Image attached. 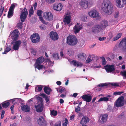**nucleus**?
Masks as SVG:
<instances>
[{
	"label": "nucleus",
	"instance_id": "obj_30",
	"mask_svg": "<svg viewBox=\"0 0 126 126\" xmlns=\"http://www.w3.org/2000/svg\"><path fill=\"white\" fill-rule=\"evenodd\" d=\"M99 26L102 29H103V28L106 27L108 25V22L106 21H103L101 22Z\"/></svg>",
	"mask_w": 126,
	"mask_h": 126
},
{
	"label": "nucleus",
	"instance_id": "obj_61",
	"mask_svg": "<svg viewBox=\"0 0 126 126\" xmlns=\"http://www.w3.org/2000/svg\"><path fill=\"white\" fill-rule=\"evenodd\" d=\"M75 117L74 115H73L70 117V120H73Z\"/></svg>",
	"mask_w": 126,
	"mask_h": 126
},
{
	"label": "nucleus",
	"instance_id": "obj_32",
	"mask_svg": "<svg viewBox=\"0 0 126 126\" xmlns=\"http://www.w3.org/2000/svg\"><path fill=\"white\" fill-rule=\"evenodd\" d=\"M44 90L45 93L48 95L49 94L50 92L52 91V90L50 88L47 86H45Z\"/></svg>",
	"mask_w": 126,
	"mask_h": 126
},
{
	"label": "nucleus",
	"instance_id": "obj_17",
	"mask_svg": "<svg viewBox=\"0 0 126 126\" xmlns=\"http://www.w3.org/2000/svg\"><path fill=\"white\" fill-rule=\"evenodd\" d=\"M108 117V115L106 114L101 115L99 118V121L101 123L103 124L107 120Z\"/></svg>",
	"mask_w": 126,
	"mask_h": 126
},
{
	"label": "nucleus",
	"instance_id": "obj_25",
	"mask_svg": "<svg viewBox=\"0 0 126 126\" xmlns=\"http://www.w3.org/2000/svg\"><path fill=\"white\" fill-rule=\"evenodd\" d=\"M71 63L75 66L81 67L83 65V64L81 62L76 60H73L71 61Z\"/></svg>",
	"mask_w": 126,
	"mask_h": 126
},
{
	"label": "nucleus",
	"instance_id": "obj_45",
	"mask_svg": "<svg viewBox=\"0 0 126 126\" xmlns=\"http://www.w3.org/2000/svg\"><path fill=\"white\" fill-rule=\"evenodd\" d=\"M65 122L63 124V126H67L68 124V120L66 118H65L64 119Z\"/></svg>",
	"mask_w": 126,
	"mask_h": 126
},
{
	"label": "nucleus",
	"instance_id": "obj_5",
	"mask_svg": "<svg viewBox=\"0 0 126 126\" xmlns=\"http://www.w3.org/2000/svg\"><path fill=\"white\" fill-rule=\"evenodd\" d=\"M30 38L32 43H36L39 41L40 37L38 34L34 33L31 36Z\"/></svg>",
	"mask_w": 126,
	"mask_h": 126
},
{
	"label": "nucleus",
	"instance_id": "obj_8",
	"mask_svg": "<svg viewBox=\"0 0 126 126\" xmlns=\"http://www.w3.org/2000/svg\"><path fill=\"white\" fill-rule=\"evenodd\" d=\"M65 17L63 19V22L65 24H67L70 23L71 18V14L69 12L66 13L64 15Z\"/></svg>",
	"mask_w": 126,
	"mask_h": 126
},
{
	"label": "nucleus",
	"instance_id": "obj_38",
	"mask_svg": "<svg viewBox=\"0 0 126 126\" xmlns=\"http://www.w3.org/2000/svg\"><path fill=\"white\" fill-rule=\"evenodd\" d=\"M52 56L55 60H58L59 59L58 54V53H53L52 54Z\"/></svg>",
	"mask_w": 126,
	"mask_h": 126
},
{
	"label": "nucleus",
	"instance_id": "obj_11",
	"mask_svg": "<svg viewBox=\"0 0 126 126\" xmlns=\"http://www.w3.org/2000/svg\"><path fill=\"white\" fill-rule=\"evenodd\" d=\"M119 45L121 46V49L124 52H126V37L124 38L120 42Z\"/></svg>",
	"mask_w": 126,
	"mask_h": 126
},
{
	"label": "nucleus",
	"instance_id": "obj_42",
	"mask_svg": "<svg viewBox=\"0 0 126 126\" xmlns=\"http://www.w3.org/2000/svg\"><path fill=\"white\" fill-rule=\"evenodd\" d=\"M9 104V102H4L2 104V106L4 108H6L8 106Z\"/></svg>",
	"mask_w": 126,
	"mask_h": 126
},
{
	"label": "nucleus",
	"instance_id": "obj_34",
	"mask_svg": "<svg viewBox=\"0 0 126 126\" xmlns=\"http://www.w3.org/2000/svg\"><path fill=\"white\" fill-rule=\"evenodd\" d=\"M39 64V63H35L34 64V66L35 68H36L40 70L42 69L44 67V66Z\"/></svg>",
	"mask_w": 126,
	"mask_h": 126
},
{
	"label": "nucleus",
	"instance_id": "obj_62",
	"mask_svg": "<svg viewBox=\"0 0 126 126\" xmlns=\"http://www.w3.org/2000/svg\"><path fill=\"white\" fill-rule=\"evenodd\" d=\"M56 83L58 85H59L61 84V82L60 81H57Z\"/></svg>",
	"mask_w": 126,
	"mask_h": 126
},
{
	"label": "nucleus",
	"instance_id": "obj_18",
	"mask_svg": "<svg viewBox=\"0 0 126 126\" xmlns=\"http://www.w3.org/2000/svg\"><path fill=\"white\" fill-rule=\"evenodd\" d=\"M114 65H107L105 67V69L108 73H110L114 71L115 69L114 68Z\"/></svg>",
	"mask_w": 126,
	"mask_h": 126
},
{
	"label": "nucleus",
	"instance_id": "obj_19",
	"mask_svg": "<svg viewBox=\"0 0 126 126\" xmlns=\"http://www.w3.org/2000/svg\"><path fill=\"white\" fill-rule=\"evenodd\" d=\"M49 35L51 39L54 40H57L59 38L58 35L56 32H50Z\"/></svg>",
	"mask_w": 126,
	"mask_h": 126
},
{
	"label": "nucleus",
	"instance_id": "obj_26",
	"mask_svg": "<svg viewBox=\"0 0 126 126\" xmlns=\"http://www.w3.org/2000/svg\"><path fill=\"white\" fill-rule=\"evenodd\" d=\"M89 121V119L87 117H83L80 122L81 125L86 124L88 123Z\"/></svg>",
	"mask_w": 126,
	"mask_h": 126
},
{
	"label": "nucleus",
	"instance_id": "obj_63",
	"mask_svg": "<svg viewBox=\"0 0 126 126\" xmlns=\"http://www.w3.org/2000/svg\"><path fill=\"white\" fill-rule=\"evenodd\" d=\"M40 29L42 30L44 29L45 28V27L43 25H41L39 27Z\"/></svg>",
	"mask_w": 126,
	"mask_h": 126
},
{
	"label": "nucleus",
	"instance_id": "obj_43",
	"mask_svg": "<svg viewBox=\"0 0 126 126\" xmlns=\"http://www.w3.org/2000/svg\"><path fill=\"white\" fill-rule=\"evenodd\" d=\"M101 58L102 60V64L103 65H105L106 63V61L105 58L104 57H102Z\"/></svg>",
	"mask_w": 126,
	"mask_h": 126
},
{
	"label": "nucleus",
	"instance_id": "obj_58",
	"mask_svg": "<svg viewBox=\"0 0 126 126\" xmlns=\"http://www.w3.org/2000/svg\"><path fill=\"white\" fill-rule=\"evenodd\" d=\"M122 75L126 77V71H125L122 72Z\"/></svg>",
	"mask_w": 126,
	"mask_h": 126
},
{
	"label": "nucleus",
	"instance_id": "obj_51",
	"mask_svg": "<svg viewBox=\"0 0 126 126\" xmlns=\"http://www.w3.org/2000/svg\"><path fill=\"white\" fill-rule=\"evenodd\" d=\"M22 23H19L17 24V27L18 29H21L22 28Z\"/></svg>",
	"mask_w": 126,
	"mask_h": 126
},
{
	"label": "nucleus",
	"instance_id": "obj_52",
	"mask_svg": "<svg viewBox=\"0 0 126 126\" xmlns=\"http://www.w3.org/2000/svg\"><path fill=\"white\" fill-rule=\"evenodd\" d=\"M107 84L106 83H102L99 84L98 86L99 87H103L107 85Z\"/></svg>",
	"mask_w": 126,
	"mask_h": 126
},
{
	"label": "nucleus",
	"instance_id": "obj_33",
	"mask_svg": "<svg viewBox=\"0 0 126 126\" xmlns=\"http://www.w3.org/2000/svg\"><path fill=\"white\" fill-rule=\"evenodd\" d=\"M44 58L43 57H41L37 58L36 60V62L35 63H41L44 61Z\"/></svg>",
	"mask_w": 126,
	"mask_h": 126
},
{
	"label": "nucleus",
	"instance_id": "obj_1",
	"mask_svg": "<svg viewBox=\"0 0 126 126\" xmlns=\"http://www.w3.org/2000/svg\"><path fill=\"white\" fill-rule=\"evenodd\" d=\"M104 3V12L107 15H110L113 12V7L111 2L109 0H105Z\"/></svg>",
	"mask_w": 126,
	"mask_h": 126
},
{
	"label": "nucleus",
	"instance_id": "obj_54",
	"mask_svg": "<svg viewBox=\"0 0 126 126\" xmlns=\"http://www.w3.org/2000/svg\"><path fill=\"white\" fill-rule=\"evenodd\" d=\"M54 126H61L60 122H57L55 124Z\"/></svg>",
	"mask_w": 126,
	"mask_h": 126
},
{
	"label": "nucleus",
	"instance_id": "obj_36",
	"mask_svg": "<svg viewBox=\"0 0 126 126\" xmlns=\"http://www.w3.org/2000/svg\"><path fill=\"white\" fill-rule=\"evenodd\" d=\"M42 89V86L38 85L35 87V90L36 92L41 91Z\"/></svg>",
	"mask_w": 126,
	"mask_h": 126
},
{
	"label": "nucleus",
	"instance_id": "obj_10",
	"mask_svg": "<svg viewBox=\"0 0 126 126\" xmlns=\"http://www.w3.org/2000/svg\"><path fill=\"white\" fill-rule=\"evenodd\" d=\"M21 43V41L20 40L14 41L13 43V49L15 50H18L20 46Z\"/></svg>",
	"mask_w": 126,
	"mask_h": 126
},
{
	"label": "nucleus",
	"instance_id": "obj_22",
	"mask_svg": "<svg viewBox=\"0 0 126 126\" xmlns=\"http://www.w3.org/2000/svg\"><path fill=\"white\" fill-rule=\"evenodd\" d=\"M101 29L99 25H96L93 28L92 32L94 33H98L101 31Z\"/></svg>",
	"mask_w": 126,
	"mask_h": 126
},
{
	"label": "nucleus",
	"instance_id": "obj_47",
	"mask_svg": "<svg viewBox=\"0 0 126 126\" xmlns=\"http://www.w3.org/2000/svg\"><path fill=\"white\" fill-rule=\"evenodd\" d=\"M80 110V107L78 105V107L75 108V110L76 112H78Z\"/></svg>",
	"mask_w": 126,
	"mask_h": 126
},
{
	"label": "nucleus",
	"instance_id": "obj_23",
	"mask_svg": "<svg viewBox=\"0 0 126 126\" xmlns=\"http://www.w3.org/2000/svg\"><path fill=\"white\" fill-rule=\"evenodd\" d=\"M43 13V12L42 10H38L37 11V13L38 16H39V19L40 21L43 23H45L46 21L43 18L42 16V14Z\"/></svg>",
	"mask_w": 126,
	"mask_h": 126
},
{
	"label": "nucleus",
	"instance_id": "obj_27",
	"mask_svg": "<svg viewBox=\"0 0 126 126\" xmlns=\"http://www.w3.org/2000/svg\"><path fill=\"white\" fill-rule=\"evenodd\" d=\"M37 121L39 125L40 126L43 125L45 122V121L42 116H40L37 119Z\"/></svg>",
	"mask_w": 126,
	"mask_h": 126
},
{
	"label": "nucleus",
	"instance_id": "obj_56",
	"mask_svg": "<svg viewBox=\"0 0 126 126\" xmlns=\"http://www.w3.org/2000/svg\"><path fill=\"white\" fill-rule=\"evenodd\" d=\"M106 39V37H99V40L100 41H103L104 40H105Z\"/></svg>",
	"mask_w": 126,
	"mask_h": 126
},
{
	"label": "nucleus",
	"instance_id": "obj_64",
	"mask_svg": "<svg viewBox=\"0 0 126 126\" xmlns=\"http://www.w3.org/2000/svg\"><path fill=\"white\" fill-rule=\"evenodd\" d=\"M16 116H13L11 117V118L12 119H15L16 118Z\"/></svg>",
	"mask_w": 126,
	"mask_h": 126
},
{
	"label": "nucleus",
	"instance_id": "obj_12",
	"mask_svg": "<svg viewBox=\"0 0 126 126\" xmlns=\"http://www.w3.org/2000/svg\"><path fill=\"white\" fill-rule=\"evenodd\" d=\"M124 98L123 96L119 98L116 103V106L117 107L123 106L124 104Z\"/></svg>",
	"mask_w": 126,
	"mask_h": 126
},
{
	"label": "nucleus",
	"instance_id": "obj_44",
	"mask_svg": "<svg viewBox=\"0 0 126 126\" xmlns=\"http://www.w3.org/2000/svg\"><path fill=\"white\" fill-rule=\"evenodd\" d=\"M18 101V100L17 99H14L11 100V101L13 104H15L17 103Z\"/></svg>",
	"mask_w": 126,
	"mask_h": 126
},
{
	"label": "nucleus",
	"instance_id": "obj_15",
	"mask_svg": "<svg viewBox=\"0 0 126 126\" xmlns=\"http://www.w3.org/2000/svg\"><path fill=\"white\" fill-rule=\"evenodd\" d=\"M63 7V5L61 3L58 4H54L53 6V7L54 10L58 11H61Z\"/></svg>",
	"mask_w": 126,
	"mask_h": 126
},
{
	"label": "nucleus",
	"instance_id": "obj_35",
	"mask_svg": "<svg viewBox=\"0 0 126 126\" xmlns=\"http://www.w3.org/2000/svg\"><path fill=\"white\" fill-rule=\"evenodd\" d=\"M122 35V33H118L116 35V36L114 37L113 39V41H116L119 39Z\"/></svg>",
	"mask_w": 126,
	"mask_h": 126
},
{
	"label": "nucleus",
	"instance_id": "obj_29",
	"mask_svg": "<svg viewBox=\"0 0 126 126\" xmlns=\"http://www.w3.org/2000/svg\"><path fill=\"white\" fill-rule=\"evenodd\" d=\"M22 110L25 112H29L30 110V108L29 106L27 105H24L21 107Z\"/></svg>",
	"mask_w": 126,
	"mask_h": 126
},
{
	"label": "nucleus",
	"instance_id": "obj_14",
	"mask_svg": "<svg viewBox=\"0 0 126 126\" xmlns=\"http://www.w3.org/2000/svg\"><path fill=\"white\" fill-rule=\"evenodd\" d=\"M82 26L81 24L78 23L74 28V32L75 33H78L80 30L82 29Z\"/></svg>",
	"mask_w": 126,
	"mask_h": 126
},
{
	"label": "nucleus",
	"instance_id": "obj_50",
	"mask_svg": "<svg viewBox=\"0 0 126 126\" xmlns=\"http://www.w3.org/2000/svg\"><path fill=\"white\" fill-rule=\"evenodd\" d=\"M123 93V92H115L113 93V94L114 95H120L122 94Z\"/></svg>",
	"mask_w": 126,
	"mask_h": 126
},
{
	"label": "nucleus",
	"instance_id": "obj_21",
	"mask_svg": "<svg viewBox=\"0 0 126 126\" xmlns=\"http://www.w3.org/2000/svg\"><path fill=\"white\" fill-rule=\"evenodd\" d=\"M19 33L17 29L14 31L13 32L10 34V35L13 38L14 40L16 39L18 36Z\"/></svg>",
	"mask_w": 126,
	"mask_h": 126
},
{
	"label": "nucleus",
	"instance_id": "obj_49",
	"mask_svg": "<svg viewBox=\"0 0 126 126\" xmlns=\"http://www.w3.org/2000/svg\"><path fill=\"white\" fill-rule=\"evenodd\" d=\"M81 20L85 22L87 20V17L86 16H82L81 17Z\"/></svg>",
	"mask_w": 126,
	"mask_h": 126
},
{
	"label": "nucleus",
	"instance_id": "obj_20",
	"mask_svg": "<svg viewBox=\"0 0 126 126\" xmlns=\"http://www.w3.org/2000/svg\"><path fill=\"white\" fill-rule=\"evenodd\" d=\"M15 4H12L10 7L8 15V18L11 17L13 15V12L15 7Z\"/></svg>",
	"mask_w": 126,
	"mask_h": 126
},
{
	"label": "nucleus",
	"instance_id": "obj_59",
	"mask_svg": "<svg viewBox=\"0 0 126 126\" xmlns=\"http://www.w3.org/2000/svg\"><path fill=\"white\" fill-rule=\"evenodd\" d=\"M124 113H122L119 116V118H121L122 117H124Z\"/></svg>",
	"mask_w": 126,
	"mask_h": 126
},
{
	"label": "nucleus",
	"instance_id": "obj_6",
	"mask_svg": "<svg viewBox=\"0 0 126 126\" xmlns=\"http://www.w3.org/2000/svg\"><path fill=\"white\" fill-rule=\"evenodd\" d=\"M99 13L95 10L92 9L89 11L88 15L91 18H95L99 16Z\"/></svg>",
	"mask_w": 126,
	"mask_h": 126
},
{
	"label": "nucleus",
	"instance_id": "obj_13",
	"mask_svg": "<svg viewBox=\"0 0 126 126\" xmlns=\"http://www.w3.org/2000/svg\"><path fill=\"white\" fill-rule=\"evenodd\" d=\"M116 6L120 8L123 7L126 3V0H116Z\"/></svg>",
	"mask_w": 126,
	"mask_h": 126
},
{
	"label": "nucleus",
	"instance_id": "obj_31",
	"mask_svg": "<svg viewBox=\"0 0 126 126\" xmlns=\"http://www.w3.org/2000/svg\"><path fill=\"white\" fill-rule=\"evenodd\" d=\"M66 53L68 55L70 56L73 55L74 54V51L71 48L68 49L66 51Z\"/></svg>",
	"mask_w": 126,
	"mask_h": 126
},
{
	"label": "nucleus",
	"instance_id": "obj_7",
	"mask_svg": "<svg viewBox=\"0 0 126 126\" xmlns=\"http://www.w3.org/2000/svg\"><path fill=\"white\" fill-rule=\"evenodd\" d=\"M28 15V12L26 8H24L21 13L20 18L21 21L23 22L26 18Z\"/></svg>",
	"mask_w": 126,
	"mask_h": 126
},
{
	"label": "nucleus",
	"instance_id": "obj_16",
	"mask_svg": "<svg viewBox=\"0 0 126 126\" xmlns=\"http://www.w3.org/2000/svg\"><path fill=\"white\" fill-rule=\"evenodd\" d=\"M77 57L78 60L82 61L85 60L86 57V56L85 53L80 52L78 54Z\"/></svg>",
	"mask_w": 126,
	"mask_h": 126
},
{
	"label": "nucleus",
	"instance_id": "obj_46",
	"mask_svg": "<svg viewBox=\"0 0 126 126\" xmlns=\"http://www.w3.org/2000/svg\"><path fill=\"white\" fill-rule=\"evenodd\" d=\"M33 13V10L32 8H31L30 10L29 11V16H31L32 15Z\"/></svg>",
	"mask_w": 126,
	"mask_h": 126
},
{
	"label": "nucleus",
	"instance_id": "obj_48",
	"mask_svg": "<svg viewBox=\"0 0 126 126\" xmlns=\"http://www.w3.org/2000/svg\"><path fill=\"white\" fill-rule=\"evenodd\" d=\"M55 0H46V1L48 3L51 4L54 2Z\"/></svg>",
	"mask_w": 126,
	"mask_h": 126
},
{
	"label": "nucleus",
	"instance_id": "obj_28",
	"mask_svg": "<svg viewBox=\"0 0 126 126\" xmlns=\"http://www.w3.org/2000/svg\"><path fill=\"white\" fill-rule=\"evenodd\" d=\"M95 59V57L93 55H89L86 60V63H88L93 61Z\"/></svg>",
	"mask_w": 126,
	"mask_h": 126
},
{
	"label": "nucleus",
	"instance_id": "obj_37",
	"mask_svg": "<svg viewBox=\"0 0 126 126\" xmlns=\"http://www.w3.org/2000/svg\"><path fill=\"white\" fill-rule=\"evenodd\" d=\"M39 95L45 98L47 102L49 101V99L47 96L44 94H40Z\"/></svg>",
	"mask_w": 126,
	"mask_h": 126
},
{
	"label": "nucleus",
	"instance_id": "obj_41",
	"mask_svg": "<svg viewBox=\"0 0 126 126\" xmlns=\"http://www.w3.org/2000/svg\"><path fill=\"white\" fill-rule=\"evenodd\" d=\"M11 49V48L10 47V46L9 47H7L5 49L4 52H3L2 53V54H6L8 52L10 51Z\"/></svg>",
	"mask_w": 126,
	"mask_h": 126
},
{
	"label": "nucleus",
	"instance_id": "obj_60",
	"mask_svg": "<svg viewBox=\"0 0 126 126\" xmlns=\"http://www.w3.org/2000/svg\"><path fill=\"white\" fill-rule=\"evenodd\" d=\"M32 53L34 55H35L36 54V52L35 50H33L31 51Z\"/></svg>",
	"mask_w": 126,
	"mask_h": 126
},
{
	"label": "nucleus",
	"instance_id": "obj_53",
	"mask_svg": "<svg viewBox=\"0 0 126 126\" xmlns=\"http://www.w3.org/2000/svg\"><path fill=\"white\" fill-rule=\"evenodd\" d=\"M111 85L114 86L116 87L118 86L119 85V84L117 83H112Z\"/></svg>",
	"mask_w": 126,
	"mask_h": 126
},
{
	"label": "nucleus",
	"instance_id": "obj_40",
	"mask_svg": "<svg viewBox=\"0 0 126 126\" xmlns=\"http://www.w3.org/2000/svg\"><path fill=\"white\" fill-rule=\"evenodd\" d=\"M109 99V98L106 97H101L99 99V100L98 101V102H100V101H107Z\"/></svg>",
	"mask_w": 126,
	"mask_h": 126
},
{
	"label": "nucleus",
	"instance_id": "obj_39",
	"mask_svg": "<svg viewBox=\"0 0 126 126\" xmlns=\"http://www.w3.org/2000/svg\"><path fill=\"white\" fill-rule=\"evenodd\" d=\"M50 113L51 116H55L57 115V112L56 110H53L51 111Z\"/></svg>",
	"mask_w": 126,
	"mask_h": 126
},
{
	"label": "nucleus",
	"instance_id": "obj_57",
	"mask_svg": "<svg viewBox=\"0 0 126 126\" xmlns=\"http://www.w3.org/2000/svg\"><path fill=\"white\" fill-rule=\"evenodd\" d=\"M60 55L62 58H64V55L63 52L62 51H61Z\"/></svg>",
	"mask_w": 126,
	"mask_h": 126
},
{
	"label": "nucleus",
	"instance_id": "obj_2",
	"mask_svg": "<svg viewBox=\"0 0 126 126\" xmlns=\"http://www.w3.org/2000/svg\"><path fill=\"white\" fill-rule=\"evenodd\" d=\"M78 42L77 39L75 36L70 35L67 38L66 43L69 45L75 46L77 44Z\"/></svg>",
	"mask_w": 126,
	"mask_h": 126
},
{
	"label": "nucleus",
	"instance_id": "obj_24",
	"mask_svg": "<svg viewBox=\"0 0 126 126\" xmlns=\"http://www.w3.org/2000/svg\"><path fill=\"white\" fill-rule=\"evenodd\" d=\"M81 97L83 100L87 102H90L91 101L92 98L91 96L86 95H83Z\"/></svg>",
	"mask_w": 126,
	"mask_h": 126
},
{
	"label": "nucleus",
	"instance_id": "obj_9",
	"mask_svg": "<svg viewBox=\"0 0 126 126\" xmlns=\"http://www.w3.org/2000/svg\"><path fill=\"white\" fill-rule=\"evenodd\" d=\"M38 98L39 99L41 103L38 104L37 106H35L36 111L38 112H39L42 111L43 109V105L42 103V98L40 97H38Z\"/></svg>",
	"mask_w": 126,
	"mask_h": 126
},
{
	"label": "nucleus",
	"instance_id": "obj_55",
	"mask_svg": "<svg viewBox=\"0 0 126 126\" xmlns=\"http://www.w3.org/2000/svg\"><path fill=\"white\" fill-rule=\"evenodd\" d=\"M5 113V111L4 110L2 111V114L1 115V118L2 119L4 116V114Z\"/></svg>",
	"mask_w": 126,
	"mask_h": 126
},
{
	"label": "nucleus",
	"instance_id": "obj_4",
	"mask_svg": "<svg viewBox=\"0 0 126 126\" xmlns=\"http://www.w3.org/2000/svg\"><path fill=\"white\" fill-rule=\"evenodd\" d=\"M43 16L45 20L48 21H51L53 18L52 14L50 12H45L43 13Z\"/></svg>",
	"mask_w": 126,
	"mask_h": 126
},
{
	"label": "nucleus",
	"instance_id": "obj_3",
	"mask_svg": "<svg viewBox=\"0 0 126 126\" xmlns=\"http://www.w3.org/2000/svg\"><path fill=\"white\" fill-rule=\"evenodd\" d=\"M93 4L92 0H82L79 3V5L83 8L86 9L91 7Z\"/></svg>",
	"mask_w": 126,
	"mask_h": 126
}]
</instances>
